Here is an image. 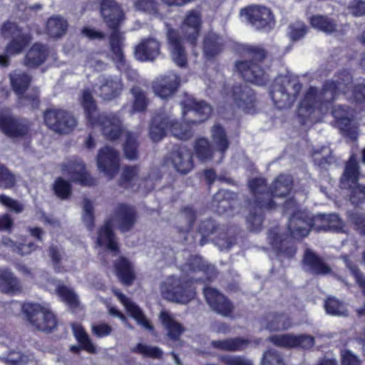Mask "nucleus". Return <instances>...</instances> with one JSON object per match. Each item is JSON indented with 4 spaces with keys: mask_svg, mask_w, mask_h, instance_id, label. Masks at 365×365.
<instances>
[{
    "mask_svg": "<svg viewBox=\"0 0 365 365\" xmlns=\"http://www.w3.org/2000/svg\"><path fill=\"white\" fill-rule=\"evenodd\" d=\"M351 82V74L343 71L334 80L327 81L320 91L311 87L299 103V116L317 120L319 114L327 112V103L334 100L340 93L353 101L360 103L365 101V86L358 85L353 88Z\"/></svg>",
    "mask_w": 365,
    "mask_h": 365,
    "instance_id": "nucleus-1",
    "label": "nucleus"
},
{
    "mask_svg": "<svg viewBox=\"0 0 365 365\" xmlns=\"http://www.w3.org/2000/svg\"><path fill=\"white\" fill-rule=\"evenodd\" d=\"M183 270L191 273L202 274L199 277L191 276L189 279L185 277L170 276L160 284V292L167 300L185 304L192 300L195 295L193 282L210 281L216 275L214 267L207 264L200 257H192Z\"/></svg>",
    "mask_w": 365,
    "mask_h": 365,
    "instance_id": "nucleus-2",
    "label": "nucleus"
},
{
    "mask_svg": "<svg viewBox=\"0 0 365 365\" xmlns=\"http://www.w3.org/2000/svg\"><path fill=\"white\" fill-rule=\"evenodd\" d=\"M80 102L90 125L101 126L103 134L108 139L115 140L120 135L123 131L120 118L117 114L99 115L92 93L89 89L83 91Z\"/></svg>",
    "mask_w": 365,
    "mask_h": 365,
    "instance_id": "nucleus-3",
    "label": "nucleus"
},
{
    "mask_svg": "<svg viewBox=\"0 0 365 365\" xmlns=\"http://www.w3.org/2000/svg\"><path fill=\"white\" fill-rule=\"evenodd\" d=\"M135 220L136 215L133 207L125 205H119L115 217L108 220L99 230L97 237L98 245L111 252H116L118 244L112 231L113 227L117 225L122 232H125L133 226Z\"/></svg>",
    "mask_w": 365,
    "mask_h": 365,
    "instance_id": "nucleus-4",
    "label": "nucleus"
},
{
    "mask_svg": "<svg viewBox=\"0 0 365 365\" xmlns=\"http://www.w3.org/2000/svg\"><path fill=\"white\" fill-rule=\"evenodd\" d=\"M249 187L255 197L253 205H251V208L255 210V212H250L247 221L250 230L257 231L262 223V210H272L274 207V202L269 192H264L266 185L263 178L250 180Z\"/></svg>",
    "mask_w": 365,
    "mask_h": 365,
    "instance_id": "nucleus-5",
    "label": "nucleus"
},
{
    "mask_svg": "<svg viewBox=\"0 0 365 365\" xmlns=\"http://www.w3.org/2000/svg\"><path fill=\"white\" fill-rule=\"evenodd\" d=\"M302 89L297 78L280 76L275 78L270 88L274 105L280 109L290 108Z\"/></svg>",
    "mask_w": 365,
    "mask_h": 365,
    "instance_id": "nucleus-6",
    "label": "nucleus"
},
{
    "mask_svg": "<svg viewBox=\"0 0 365 365\" xmlns=\"http://www.w3.org/2000/svg\"><path fill=\"white\" fill-rule=\"evenodd\" d=\"M0 34L5 38H11L5 47V53L0 55V66L6 67L9 65L10 56L21 53L31 41V37L23 33L16 23L10 21L3 24Z\"/></svg>",
    "mask_w": 365,
    "mask_h": 365,
    "instance_id": "nucleus-7",
    "label": "nucleus"
},
{
    "mask_svg": "<svg viewBox=\"0 0 365 365\" xmlns=\"http://www.w3.org/2000/svg\"><path fill=\"white\" fill-rule=\"evenodd\" d=\"M168 130L174 137L180 140H187L192 136L188 125L174 122L165 114H159L155 116L150 128V135L152 140L155 142L160 140Z\"/></svg>",
    "mask_w": 365,
    "mask_h": 365,
    "instance_id": "nucleus-8",
    "label": "nucleus"
},
{
    "mask_svg": "<svg viewBox=\"0 0 365 365\" xmlns=\"http://www.w3.org/2000/svg\"><path fill=\"white\" fill-rule=\"evenodd\" d=\"M359 176L358 164L351 156L341 178L340 186L342 189L350 190L349 197L353 204H359L365 199V186L357 182Z\"/></svg>",
    "mask_w": 365,
    "mask_h": 365,
    "instance_id": "nucleus-9",
    "label": "nucleus"
},
{
    "mask_svg": "<svg viewBox=\"0 0 365 365\" xmlns=\"http://www.w3.org/2000/svg\"><path fill=\"white\" fill-rule=\"evenodd\" d=\"M23 309L30 323L37 329L50 331L56 327L57 324L56 317L48 307L28 303L23 306Z\"/></svg>",
    "mask_w": 365,
    "mask_h": 365,
    "instance_id": "nucleus-10",
    "label": "nucleus"
},
{
    "mask_svg": "<svg viewBox=\"0 0 365 365\" xmlns=\"http://www.w3.org/2000/svg\"><path fill=\"white\" fill-rule=\"evenodd\" d=\"M44 120L48 127L59 133H67L76 125V120L63 110L51 109L44 113Z\"/></svg>",
    "mask_w": 365,
    "mask_h": 365,
    "instance_id": "nucleus-11",
    "label": "nucleus"
},
{
    "mask_svg": "<svg viewBox=\"0 0 365 365\" xmlns=\"http://www.w3.org/2000/svg\"><path fill=\"white\" fill-rule=\"evenodd\" d=\"M240 14L256 29L269 27L273 22L271 11L264 6H251L241 10Z\"/></svg>",
    "mask_w": 365,
    "mask_h": 365,
    "instance_id": "nucleus-12",
    "label": "nucleus"
},
{
    "mask_svg": "<svg viewBox=\"0 0 365 365\" xmlns=\"http://www.w3.org/2000/svg\"><path fill=\"white\" fill-rule=\"evenodd\" d=\"M202 24V15L199 11H188L180 26V32L184 38L195 44L200 36Z\"/></svg>",
    "mask_w": 365,
    "mask_h": 365,
    "instance_id": "nucleus-13",
    "label": "nucleus"
},
{
    "mask_svg": "<svg viewBox=\"0 0 365 365\" xmlns=\"http://www.w3.org/2000/svg\"><path fill=\"white\" fill-rule=\"evenodd\" d=\"M97 163L98 169L111 179L119 169V155L113 148L106 146L99 150Z\"/></svg>",
    "mask_w": 365,
    "mask_h": 365,
    "instance_id": "nucleus-14",
    "label": "nucleus"
},
{
    "mask_svg": "<svg viewBox=\"0 0 365 365\" xmlns=\"http://www.w3.org/2000/svg\"><path fill=\"white\" fill-rule=\"evenodd\" d=\"M269 341L280 347L310 349L314 344V338L311 335L291 334L273 335L269 338Z\"/></svg>",
    "mask_w": 365,
    "mask_h": 365,
    "instance_id": "nucleus-15",
    "label": "nucleus"
},
{
    "mask_svg": "<svg viewBox=\"0 0 365 365\" xmlns=\"http://www.w3.org/2000/svg\"><path fill=\"white\" fill-rule=\"evenodd\" d=\"M179 86V77L174 73H169L157 77L153 82L152 88L155 96L167 99L177 91Z\"/></svg>",
    "mask_w": 365,
    "mask_h": 365,
    "instance_id": "nucleus-16",
    "label": "nucleus"
},
{
    "mask_svg": "<svg viewBox=\"0 0 365 365\" xmlns=\"http://www.w3.org/2000/svg\"><path fill=\"white\" fill-rule=\"evenodd\" d=\"M235 67L247 81L262 86L268 81V76L257 63L247 61H237Z\"/></svg>",
    "mask_w": 365,
    "mask_h": 365,
    "instance_id": "nucleus-17",
    "label": "nucleus"
},
{
    "mask_svg": "<svg viewBox=\"0 0 365 365\" xmlns=\"http://www.w3.org/2000/svg\"><path fill=\"white\" fill-rule=\"evenodd\" d=\"M204 295L211 309L223 317L230 316L233 311L232 303L217 289L212 287L204 289Z\"/></svg>",
    "mask_w": 365,
    "mask_h": 365,
    "instance_id": "nucleus-18",
    "label": "nucleus"
},
{
    "mask_svg": "<svg viewBox=\"0 0 365 365\" xmlns=\"http://www.w3.org/2000/svg\"><path fill=\"white\" fill-rule=\"evenodd\" d=\"M160 43L155 38H143L134 49L135 58L142 62L154 61L160 55Z\"/></svg>",
    "mask_w": 365,
    "mask_h": 365,
    "instance_id": "nucleus-19",
    "label": "nucleus"
},
{
    "mask_svg": "<svg viewBox=\"0 0 365 365\" xmlns=\"http://www.w3.org/2000/svg\"><path fill=\"white\" fill-rule=\"evenodd\" d=\"M62 171L71 180L78 182L83 185H92L95 180L86 171L85 165L81 160H69L62 165Z\"/></svg>",
    "mask_w": 365,
    "mask_h": 365,
    "instance_id": "nucleus-20",
    "label": "nucleus"
},
{
    "mask_svg": "<svg viewBox=\"0 0 365 365\" xmlns=\"http://www.w3.org/2000/svg\"><path fill=\"white\" fill-rule=\"evenodd\" d=\"M0 130L7 136L15 138L25 135L29 126L9 113L0 112Z\"/></svg>",
    "mask_w": 365,
    "mask_h": 365,
    "instance_id": "nucleus-21",
    "label": "nucleus"
},
{
    "mask_svg": "<svg viewBox=\"0 0 365 365\" xmlns=\"http://www.w3.org/2000/svg\"><path fill=\"white\" fill-rule=\"evenodd\" d=\"M98 96L105 101H110L120 95L123 85L121 81L111 76H101L98 79Z\"/></svg>",
    "mask_w": 365,
    "mask_h": 365,
    "instance_id": "nucleus-22",
    "label": "nucleus"
},
{
    "mask_svg": "<svg viewBox=\"0 0 365 365\" xmlns=\"http://www.w3.org/2000/svg\"><path fill=\"white\" fill-rule=\"evenodd\" d=\"M168 162L180 174H187L193 168L192 153L184 147L174 150L170 154Z\"/></svg>",
    "mask_w": 365,
    "mask_h": 365,
    "instance_id": "nucleus-23",
    "label": "nucleus"
},
{
    "mask_svg": "<svg viewBox=\"0 0 365 365\" xmlns=\"http://www.w3.org/2000/svg\"><path fill=\"white\" fill-rule=\"evenodd\" d=\"M288 229L295 239L306 237L311 229V218L304 212L297 211L289 219Z\"/></svg>",
    "mask_w": 365,
    "mask_h": 365,
    "instance_id": "nucleus-24",
    "label": "nucleus"
},
{
    "mask_svg": "<svg viewBox=\"0 0 365 365\" xmlns=\"http://www.w3.org/2000/svg\"><path fill=\"white\" fill-rule=\"evenodd\" d=\"M169 49L173 61L180 67L187 64V53L182 43V39L174 29L168 31Z\"/></svg>",
    "mask_w": 365,
    "mask_h": 365,
    "instance_id": "nucleus-25",
    "label": "nucleus"
},
{
    "mask_svg": "<svg viewBox=\"0 0 365 365\" xmlns=\"http://www.w3.org/2000/svg\"><path fill=\"white\" fill-rule=\"evenodd\" d=\"M113 292L114 294L118 298L119 301L123 304L127 312L130 314V317H132L139 325H140L145 329L149 331L153 330V326L144 314L142 309L137 304L130 301L128 298L126 297V296L120 292L118 290L113 289Z\"/></svg>",
    "mask_w": 365,
    "mask_h": 365,
    "instance_id": "nucleus-26",
    "label": "nucleus"
},
{
    "mask_svg": "<svg viewBox=\"0 0 365 365\" xmlns=\"http://www.w3.org/2000/svg\"><path fill=\"white\" fill-rule=\"evenodd\" d=\"M182 107L184 115L188 112H192L199 118L198 120H192V123L203 122L210 117L212 113V108L208 103L204 101H197L192 97L186 98L182 102Z\"/></svg>",
    "mask_w": 365,
    "mask_h": 365,
    "instance_id": "nucleus-27",
    "label": "nucleus"
},
{
    "mask_svg": "<svg viewBox=\"0 0 365 365\" xmlns=\"http://www.w3.org/2000/svg\"><path fill=\"white\" fill-rule=\"evenodd\" d=\"M101 11L105 22L113 29L118 26L123 17L121 8L114 0H103Z\"/></svg>",
    "mask_w": 365,
    "mask_h": 365,
    "instance_id": "nucleus-28",
    "label": "nucleus"
},
{
    "mask_svg": "<svg viewBox=\"0 0 365 365\" xmlns=\"http://www.w3.org/2000/svg\"><path fill=\"white\" fill-rule=\"evenodd\" d=\"M231 94L234 103L245 110H250L255 101L254 92L245 85L234 87Z\"/></svg>",
    "mask_w": 365,
    "mask_h": 365,
    "instance_id": "nucleus-29",
    "label": "nucleus"
},
{
    "mask_svg": "<svg viewBox=\"0 0 365 365\" xmlns=\"http://www.w3.org/2000/svg\"><path fill=\"white\" fill-rule=\"evenodd\" d=\"M48 55L46 46L36 43H34L26 54L24 64L29 68H35L42 64Z\"/></svg>",
    "mask_w": 365,
    "mask_h": 365,
    "instance_id": "nucleus-30",
    "label": "nucleus"
},
{
    "mask_svg": "<svg viewBox=\"0 0 365 365\" xmlns=\"http://www.w3.org/2000/svg\"><path fill=\"white\" fill-rule=\"evenodd\" d=\"M250 344L249 339L237 337L212 341L211 346L220 351L235 352L244 350Z\"/></svg>",
    "mask_w": 365,
    "mask_h": 365,
    "instance_id": "nucleus-31",
    "label": "nucleus"
},
{
    "mask_svg": "<svg viewBox=\"0 0 365 365\" xmlns=\"http://www.w3.org/2000/svg\"><path fill=\"white\" fill-rule=\"evenodd\" d=\"M268 240L275 251L284 252L289 257L294 255L296 252L295 248L287 246L289 243L287 237H284L280 233L279 227H275L269 231Z\"/></svg>",
    "mask_w": 365,
    "mask_h": 365,
    "instance_id": "nucleus-32",
    "label": "nucleus"
},
{
    "mask_svg": "<svg viewBox=\"0 0 365 365\" xmlns=\"http://www.w3.org/2000/svg\"><path fill=\"white\" fill-rule=\"evenodd\" d=\"M123 37L117 30H114L110 38V47L112 53V58L119 69L125 66V56L123 51Z\"/></svg>",
    "mask_w": 365,
    "mask_h": 365,
    "instance_id": "nucleus-33",
    "label": "nucleus"
},
{
    "mask_svg": "<svg viewBox=\"0 0 365 365\" xmlns=\"http://www.w3.org/2000/svg\"><path fill=\"white\" fill-rule=\"evenodd\" d=\"M160 319L166 329L170 339L175 341L178 340L180 336L185 331L182 325L176 321L170 313L166 311L160 312Z\"/></svg>",
    "mask_w": 365,
    "mask_h": 365,
    "instance_id": "nucleus-34",
    "label": "nucleus"
},
{
    "mask_svg": "<svg viewBox=\"0 0 365 365\" xmlns=\"http://www.w3.org/2000/svg\"><path fill=\"white\" fill-rule=\"evenodd\" d=\"M0 290L5 293H16L21 290L19 281L6 269H0Z\"/></svg>",
    "mask_w": 365,
    "mask_h": 365,
    "instance_id": "nucleus-35",
    "label": "nucleus"
},
{
    "mask_svg": "<svg viewBox=\"0 0 365 365\" xmlns=\"http://www.w3.org/2000/svg\"><path fill=\"white\" fill-rule=\"evenodd\" d=\"M304 263L309 271L315 274H327L331 271L329 267L310 250H307L304 257Z\"/></svg>",
    "mask_w": 365,
    "mask_h": 365,
    "instance_id": "nucleus-36",
    "label": "nucleus"
},
{
    "mask_svg": "<svg viewBox=\"0 0 365 365\" xmlns=\"http://www.w3.org/2000/svg\"><path fill=\"white\" fill-rule=\"evenodd\" d=\"M292 185V178L288 175H280L273 182L271 187V195L273 197H282L287 195Z\"/></svg>",
    "mask_w": 365,
    "mask_h": 365,
    "instance_id": "nucleus-37",
    "label": "nucleus"
},
{
    "mask_svg": "<svg viewBox=\"0 0 365 365\" xmlns=\"http://www.w3.org/2000/svg\"><path fill=\"white\" fill-rule=\"evenodd\" d=\"M31 78L24 72L15 71L10 74V81L14 91L18 95H22L29 88Z\"/></svg>",
    "mask_w": 365,
    "mask_h": 365,
    "instance_id": "nucleus-38",
    "label": "nucleus"
},
{
    "mask_svg": "<svg viewBox=\"0 0 365 365\" xmlns=\"http://www.w3.org/2000/svg\"><path fill=\"white\" fill-rule=\"evenodd\" d=\"M266 329L270 331L284 330L292 326L288 316L285 314H270L266 318Z\"/></svg>",
    "mask_w": 365,
    "mask_h": 365,
    "instance_id": "nucleus-39",
    "label": "nucleus"
},
{
    "mask_svg": "<svg viewBox=\"0 0 365 365\" xmlns=\"http://www.w3.org/2000/svg\"><path fill=\"white\" fill-rule=\"evenodd\" d=\"M56 287V292L61 300L67 304L71 308H76L79 305V301L76 294L70 288L61 284L57 280H52Z\"/></svg>",
    "mask_w": 365,
    "mask_h": 365,
    "instance_id": "nucleus-40",
    "label": "nucleus"
},
{
    "mask_svg": "<svg viewBox=\"0 0 365 365\" xmlns=\"http://www.w3.org/2000/svg\"><path fill=\"white\" fill-rule=\"evenodd\" d=\"M116 273L120 280L129 285L134 280L135 275L132 264L125 258H120L115 264Z\"/></svg>",
    "mask_w": 365,
    "mask_h": 365,
    "instance_id": "nucleus-41",
    "label": "nucleus"
},
{
    "mask_svg": "<svg viewBox=\"0 0 365 365\" xmlns=\"http://www.w3.org/2000/svg\"><path fill=\"white\" fill-rule=\"evenodd\" d=\"M235 195L227 190H220L213 197L212 207L222 215L227 211L231 206L230 200L233 199Z\"/></svg>",
    "mask_w": 365,
    "mask_h": 365,
    "instance_id": "nucleus-42",
    "label": "nucleus"
},
{
    "mask_svg": "<svg viewBox=\"0 0 365 365\" xmlns=\"http://www.w3.org/2000/svg\"><path fill=\"white\" fill-rule=\"evenodd\" d=\"M309 22L313 28L325 33L331 34L336 31V24L327 16H312L309 18Z\"/></svg>",
    "mask_w": 365,
    "mask_h": 365,
    "instance_id": "nucleus-43",
    "label": "nucleus"
},
{
    "mask_svg": "<svg viewBox=\"0 0 365 365\" xmlns=\"http://www.w3.org/2000/svg\"><path fill=\"white\" fill-rule=\"evenodd\" d=\"M67 27V21L59 16H53L47 21L48 34L53 38H58L65 34Z\"/></svg>",
    "mask_w": 365,
    "mask_h": 365,
    "instance_id": "nucleus-44",
    "label": "nucleus"
},
{
    "mask_svg": "<svg viewBox=\"0 0 365 365\" xmlns=\"http://www.w3.org/2000/svg\"><path fill=\"white\" fill-rule=\"evenodd\" d=\"M72 329L78 341L81 344L82 348L91 354H96V346L92 342L90 336L86 332L81 325L74 324L72 325Z\"/></svg>",
    "mask_w": 365,
    "mask_h": 365,
    "instance_id": "nucleus-45",
    "label": "nucleus"
},
{
    "mask_svg": "<svg viewBox=\"0 0 365 365\" xmlns=\"http://www.w3.org/2000/svg\"><path fill=\"white\" fill-rule=\"evenodd\" d=\"M222 46V40L216 34L210 33L204 41V53L207 58L217 54Z\"/></svg>",
    "mask_w": 365,
    "mask_h": 365,
    "instance_id": "nucleus-46",
    "label": "nucleus"
},
{
    "mask_svg": "<svg viewBox=\"0 0 365 365\" xmlns=\"http://www.w3.org/2000/svg\"><path fill=\"white\" fill-rule=\"evenodd\" d=\"M212 140L216 150L224 153L229 147L226 134L222 127L215 125L212 128Z\"/></svg>",
    "mask_w": 365,
    "mask_h": 365,
    "instance_id": "nucleus-47",
    "label": "nucleus"
},
{
    "mask_svg": "<svg viewBox=\"0 0 365 365\" xmlns=\"http://www.w3.org/2000/svg\"><path fill=\"white\" fill-rule=\"evenodd\" d=\"M33 359L31 354H24L16 351H10L7 355L0 356V361L9 365H24Z\"/></svg>",
    "mask_w": 365,
    "mask_h": 365,
    "instance_id": "nucleus-48",
    "label": "nucleus"
},
{
    "mask_svg": "<svg viewBox=\"0 0 365 365\" xmlns=\"http://www.w3.org/2000/svg\"><path fill=\"white\" fill-rule=\"evenodd\" d=\"M195 151L197 157L201 161H207L212 158L213 150L206 138H200L196 141Z\"/></svg>",
    "mask_w": 365,
    "mask_h": 365,
    "instance_id": "nucleus-49",
    "label": "nucleus"
},
{
    "mask_svg": "<svg viewBox=\"0 0 365 365\" xmlns=\"http://www.w3.org/2000/svg\"><path fill=\"white\" fill-rule=\"evenodd\" d=\"M332 114L341 129L347 128L353 118L352 112L347 107L341 106H336L334 108Z\"/></svg>",
    "mask_w": 365,
    "mask_h": 365,
    "instance_id": "nucleus-50",
    "label": "nucleus"
},
{
    "mask_svg": "<svg viewBox=\"0 0 365 365\" xmlns=\"http://www.w3.org/2000/svg\"><path fill=\"white\" fill-rule=\"evenodd\" d=\"M137 138L138 135L134 133L127 132L125 134L123 150L125 158L129 160H135L138 157Z\"/></svg>",
    "mask_w": 365,
    "mask_h": 365,
    "instance_id": "nucleus-51",
    "label": "nucleus"
},
{
    "mask_svg": "<svg viewBox=\"0 0 365 365\" xmlns=\"http://www.w3.org/2000/svg\"><path fill=\"white\" fill-rule=\"evenodd\" d=\"M131 351L139 354L145 357L153 359H161L163 354V351L159 347L142 343H139L135 347L132 348Z\"/></svg>",
    "mask_w": 365,
    "mask_h": 365,
    "instance_id": "nucleus-52",
    "label": "nucleus"
},
{
    "mask_svg": "<svg viewBox=\"0 0 365 365\" xmlns=\"http://www.w3.org/2000/svg\"><path fill=\"white\" fill-rule=\"evenodd\" d=\"M324 307L327 313L330 315L341 317L347 314L345 305L334 297L328 298L326 300Z\"/></svg>",
    "mask_w": 365,
    "mask_h": 365,
    "instance_id": "nucleus-53",
    "label": "nucleus"
},
{
    "mask_svg": "<svg viewBox=\"0 0 365 365\" xmlns=\"http://www.w3.org/2000/svg\"><path fill=\"white\" fill-rule=\"evenodd\" d=\"M139 169L136 166H128L124 168L121 175V185L129 187L138 180Z\"/></svg>",
    "mask_w": 365,
    "mask_h": 365,
    "instance_id": "nucleus-54",
    "label": "nucleus"
},
{
    "mask_svg": "<svg viewBox=\"0 0 365 365\" xmlns=\"http://www.w3.org/2000/svg\"><path fill=\"white\" fill-rule=\"evenodd\" d=\"M132 93L134 96V101L133 105V111H143L148 106V100L145 93L138 87H134L132 89Z\"/></svg>",
    "mask_w": 365,
    "mask_h": 365,
    "instance_id": "nucleus-55",
    "label": "nucleus"
},
{
    "mask_svg": "<svg viewBox=\"0 0 365 365\" xmlns=\"http://www.w3.org/2000/svg\"><path fill=\"white\" fill-rule=\"evenodd\" d=\"M14 175L4 165H0V188L10 189L15 185Z\"/></svg>",
    "mask_w": 365,
    "mask_h": 365,
    "instance_id": "nucleus-56",
    "label": "nucleus"
},
{
    "mask_svg": "<svg viewBox=\"0 0 365 365\" xmlns=\"http://www.w3.org/2000/svg\"><path fill=\"white\" fill-rule=\"evenodd\" d=\"M220 360L225 365H254L251 359L240 355H224Z\"/></svg>",
    "mask_w": 365,
    "mask_h": 365,
    "instance_id": "nucleus-57",
    "label": "nucleus"
},
{
    "mask_svg": "<svg viewBox=\"0 0 365 365\" xmlns=\"http://www.w3.org/2000/svg\"><path fill=\"white\" fill-rule=\"evenodd\" d=\"M135 7L151 15H155L158 11V5L155 0H137L135 2Z\"/></svg>",
    "mask_w": 365,
    "mask_h": 365,
    "instance_id": "nucleus-58",
    "label": "nucleus"
},
{
    "mask_svg": "<svg viewBox=\"0 0 365 365\" xmlns=\"http://www.w3.org/2000/svg\"><path fill=\"white\" fill-rule=\"evenodd\" d=\"M0 204L9 209L15 213L23 212L24 207L18 200H14L6 195H0Z\"/></svg>",
    "mask_w": 365,
    "mask_h": 365,
    "instance_id": "nucleus-59",
    "label": "nucleus"
},
{
    "mask_svg": "<svg viewBox=\"0 0 365 365\" xmlns=\"http://www.w3.org/2000/svg\"><path fill=\"white\" fill-rule=\"evenodd\" d=\"M53 188L56 195L62 199L67 198L71 195V185L62 178L56 180Z\"/></svg>",
    "mask_w": 365,
    "mask_h": 365,
    "instance_id": "nucleus-60",
    "label": "nucleus"
},
{
    "mask_svg": "<svg viewBox=\"0 0 365 365\" xmlns=\"http://www.w3.org/2000/svg\"><path fill=\"white\" fill-rule=\"evenodd\" d=\"M261 365H284L282 356L274 350L264 353Z\"/></svg>",
    "mask_w": 365,
    "mask_h": 365,
    "instance_id": "nucleus-61",
    "label": "nucleus"
},
{
    "mask_svg": "<svg viewBox=\"0 0 365 365\" xmlns=\"http://www.w3.org/2000/svg\"><path fill=\"white\" fill-rule=\"evenodd\" d=\"M244 53L247 57L252 58L257 61H262L267 55L264 49L257 46H246Z\"/></svg>",
    "mask_w": 365,
    "mask_h": 365,
    "instance_id": "nucleus-62",
    "label": "nucleus"
},
{
    "mask_svg": "<svg viewBox=\"0 0 365 365\" xmlns=\"http://www.w3.org/2000/svg\"><path fill=\"white\" fill-rule=\"evenodd\" d=\"M91 331L97 337L102 338L109 336L113 331V328L104 322L94 323L91 325Z\"/></svg>",
    "mask_w": 365,
    "mask_h": 365,
    "instance_id": "nucleus-63",
    "label": "nucleus"
},
{
    "mask_svg": "<svg viewBox=\"0 0 365 365\" xmlns=\"http://www.w3.org/2000/svg\"><path fill=\"white\" fill-rule=\"evenodd\" d=\"M342 259L345 262L346 266L349 268L351 274L354 276L356 282L359 285V287L362 289L363 292L365 294V276H364L357 267L351 264L349 262L347 256H343Z\"/></svg>",
    "mask_w": 365,
    "mask_h": 365,
    "instance_id": "nucleus-64",
    "label": "nucleus"
}]
</instances>
